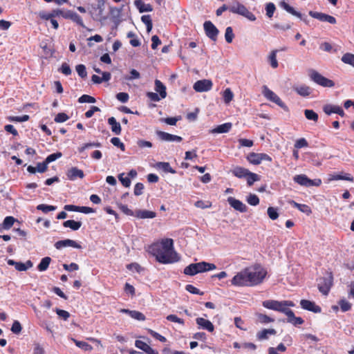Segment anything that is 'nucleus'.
I'll return each mask as SVG.
<instances>
[{"label": "nucleus", "instance_id": "6", "mask_svg": "<svg viewBox=\"0 0 354 354\" xmlns=\"http://www.w3.org/2000/svg\"><path fill=\"white\" fill-rule=\"evenodd\" d=\"M309 76L313 82L323 87L331 88L335 86L333 80L324 77L315 70L311 69L309 71Z\"/></svg>", "mask_w": 354, "mask_h": 354}, {"label": "nucleus", "instance_id": "38", "mask_svg": "<svg viewBox=\"0 0 354 354\" xmlns=\"http://www.w3.org/2000/svg\"><path fill=\"white\" fill-rule=\"evenodd\" d=\"M304 115H305V117L309 120H313L315 122H317L318 121V118H319L318 114L317 113H315L313 110L305 109Z\"/></svg>", "mask_w": 354, "mask_h": 354}, {"label": "nucleus", "instance_id": "51", "mask_svg": "<svg viewBox=\"0 0 354 354\" xmlns=\"http://www.w3.org/2000/svg\"><path fill=\"white\" fill-rule=\"evenodd\" d=\"M245 178H247V182L249 186L252 185L255 181L259 180V176L257 174L252 173L250 171L248 175Z\"/></svg>", "mask_w": 354, "mask_h": 354}, {"label": "nucleus", "instance_id": "53", "mask_svg": "<svg viewBox=\"0 0 354 354\" xmlns=\"http://www.w3.org/2000/svg\"><path fill=\"white\" fill-rule=\"evenodd\" d=\"M234 37V35L233 33L232 28L231 27H227L225 30V38L226 41L228 44H230L232 41Z\"/></svg>", "mask_w": 354, "mask_h": 354}, {"label": "nucleus", "instance_id": "17", "mask_svg": "<svg viewBox=\"0 0 354 354\" xmlns=\"http://www.w3.org/2000/svg\"><path fill=\"white\" fill-rule=\"evenodd\" d=\"M348 180L350 182L353 181V177L351 176V174L344 172H341L339 174H333L328 175V181H333V180Z\"/></svg>", "mask_w": 354, "mask_h": 354}, {"label": "nucleus", "instance_id": "46", "mask_svg": "<svg viewBox=\"0 0 354 354\" xmlns=\"http://www.w3.org/2000/svg\"><path fill=\"white\" fill-rule=\"evenodd\" d=\"M247 202L253 206H256L259 203V197L254 194H250L246 199Z\"/></svg>", "mask_w": 354, "mask_h": 354}, {"label": "nucleus", "instance_id": "41", "mask_svg": "<svg viewBox=\"0 0 354 354\" xmlns=\"http://www.w3.org/2000/svg\"><path fill=\"white\" fill-rule=\"evenodd\" d=\"M338 304H339L340 309L342 312L348 311L351 309V307H352V304L350 302H348L347 300H346L345 299H341L338 301Z\"/></svg>", "mask_w": 354, "mask_h": 354}, {"label": "nucleus", "instance_id": "29", "mask_svg": "<svg viewBox=\"0 0 354 354\" xmlns=\"http://www.w3.org/2000/svg\"><path fill=\"white\" fill-rule=\"evenodd\" d=\"M288 322L295 326L301 325L304 323V319L300 317H295L292 310L288 312Z\"/></svg>", "mask_w": 354, "mask_h": 354}, {"label": "nucleus", "instance_id": "16", "mask_svg": "<svg viewBox=\"0 0 354 354\" xmlns=\"http://www.w3.org/2000/svg\"><path fill=\"white\" fill-rule=\"evenodd\" d=\"M7 263L10 266H14L15 269L18 271H26L28 268L32 267V263L30 260L24 263L21 262H17L12 259H8Z\"/></svg>", "mask_w": 354, "mask_h": 354}, {"label": "nucleus", "instance_id": "3", "mask_svg": "<svg viewBox=\"0 0 354 354\" xmlns=\"http://www.w3.org/2000/svg\"><path fill=\"white\" fill-rule=\"evenodd\" d=\"M216 268L214 263L201 261L196 263H191L184 269V274L186 275L194 276L198 273L213 270Z\"/></svg>", "mask_w": 354, "mask_h": 354}, {"label": "nucleus", "instance_id": "58", "mask_svg": "<svg viewBox=\"0 0 354 354\" xmlns=\"http://www.w3.org/2000/svg\"><path fill=\"white\" fill-rule=\"evenodd\" d=\"M156 135L158 136V138L162 141H167L169 142L171 138V135L169 133H166L161 131H157Z\"/></svg>", "mask_w": 354, "mask_h": 354}, {"label": "nucleus", "instance_id": "63", "mask_svg": "<svg viewBox=\"0 0 354 354\" xmlns=\"http://www.w3.org/2000/svg\"><path fill=\"white\" fill-rule=\"evenodd\" d=\"M69 117L64 113H58L55 118V122L57 123L64 122L68 120Z\"/></svg>", "mask_w": 354, "mask_h": 354}, {"label": "nucleus", "instance_id": "55", "mask_svg": "<svg viewBox=\"0 0 354 354\" xmlns=\"http://www.w3.org/2000/svg\"><path fill=\"white\" fill-rule=\"evenodd\" d=\"M62 156V153L61 152H57L52 154H50L47 156V158L45 160V162L48 164L50 162H52L57 159L61 158Z\"/></svg>", "mask_w": 354, "mask_h": 354}, {"label": "nucleus", "instance_id": "39", "mask_svg": "<svg viewBox=\"0 0 354 354\" xmlns=\"http://www.w3.org/2000/svg\"><path fill=\"white\" fill-rule=\"evenodd\" d=\"M342 62L349 64L354 67V55L352 53H345L341 58Z\"/></svg>", "mask_w": 354, "mask_h": 354}, {"label": "nucleus", "instance_id": "4", "mask_svg": "<svg viewBox=\"0 0 354 354\" xmlns=\"http://www.w3.org/2000/svg\"><path fill=\"white\" fill-rule=\"evenodd\" d=\"M248 268L236 273L232 278L231 283L235 286H251L249 279Z\"/></svg>", "mask_w": 354, "mask_h": 354}, {"label": "nucleus", "instance_id": "12", "mask_svg": "<svg viewBox=\"0 0 354 354\" xmlns=\"http://www.w3.org/2000/svg\"><path fill=\"white\" fill-rule=\"evenodd\" d=\"M309 15L321 21H326L331 24H336V19L334 17L331 15H328L322 12H313L310 11Z\"/></svg>", "mask_w": 354, "mask_h": 354}, {"label": "nucleus", "instance_id": "13", "mask_svg": "<svg viewBox=\"0 0 354 354\" xmlns=\"http://www.w3.org/2000/svg\"><path fill=\"white\" fill-rule=\"evenodd\" d=\"M227 202L229 205L233 207L235 210L240 212L244 213L248 210V207L241 201L236 199L234 197L230 196L227 198Z\"/></svg>", "mask_w": 354, "mask_h": 354}, {"label": "nucleus", "instance_id": "14", "mask_svg": "<svg viewBox=\"0 0 354 354\" xmlns=\"http://www.w3.org/2000/svg\"><path fill=\"white\" fill-rule=\"evenodd\" d=\"M55 247L57 250H60L65 247H72L77 249L82 248V246L78 243L68 239L57 241L55 244Z\"/></svg>", "mask_w": 354, "mask_h": 354}, {"label": "nucleus", "instance_id": "24", "mask_svg": "<svg viewBox=\"0 0 354 354\" xmlns=\"http://www.w3.org/2000/svg\"><path fill=\"white\" fill-rule=\"evenodd\" d=\"M156 212L149 210L139 209L135 212V216H136L138 218H153L156 217Z\"/></svg>", "mask_w": 354, "mask_h": 354}, {"label": "nucleus", "instance_id": "9", "mask_svg": "<svg viewBox=\"0 0 354 354\" xmlns=\"http://www.w3.org/2000/svg\"><path fill=\"white\" fill-rule=\"evenodd\" d=\"M262 93L268 100H270L272 102H274L278 106L284 109H286V106L281 100L280 97L277 94H275L272 91L269 89L266 86H263Z\"/></svg>", "mask_w": 354, "mask_h": 354}, {"label": "nucleus", "instance_id": "15", "mask_svg": "<svg viewBox=\"0 0 354 354\" xmlns=\"http://www.w3.org/2000/svg\"><path fill=\"white\" fill-rule=\"evenodd\" d=\"M300 305L303 309L313 312L315 313H319L322 311V309L319 306L316 305L315 302L309 300L301 299L300 301Z\"/></svg>", "mask_w": 354, "mask_h": 354}, {"label": "nucleus", "instance_id": "62", "mask_svg": "<svg viewBox=\"0 0 354 354\" xmlns=\"http://www.w3.org/2000/svg\"><path fill=\"white\" fill-rule=\"evenodd\" d=\"M111 142L115 147L120 148L122 151H124V145L120 141L119 138L114 137L111 139Z\"/></svg>", "mask_w": 354, "mask_h": 354}, {"label": "nucleus", "instance_id": "59", "mask_svg": "<svg viewBox=\"0 0 354 354\" xmlns=\"http://www.w3.org/2000/svg\"><path fill=\"white\" fill-rule=\"evenodd\" d=\"M275 9V6L273 3H267L266 6V15L270 18L272 17Z\"/></svg>", "mask_w": 354, "mask_h": 354}, {"label": "nucleus", "instance_id": "30", "mask_svg": "<svg viewBox=\"0 0 354 354\" xmlns=\"http://www.w3.org/2000/svg\"><path fill=\"white\" fill-rule=\"evenodd\" d=\"M279 6L281 8L287 11L288 13L295 16L298 18L301 19V14L297 11H296L292 7H291L289 4H288L285 1H281L279 3Z\"/></svg>", "mask_w": 354, "mask_h": 354}, {"label": "nucleus", "instance_id": "33", "mask_svg": "<svg viewBox=\"0 0 354 354\" xmlns=\"http://www.w3.org/2000/svg\"><path fill=\"white\" fill-rule=\"evenodd\" d=\"M232 173L239 178H245L249 174V170L241 167H236L232 171Z\"/></svg>", "mask_w": 354, "mask_h": 354}, {"label": "nucleus", "instance_id": "35", "mask_svg": "<svg viewBox=\"0 0 354 354\" xmlns=\"http://www.w3.org/2000/svg\"><path fill=\"white\" fill-rule=\"evenodd\" d=\"M256 317L257 318V321L261 324H266L274 322L273 318L262 313H256Z\"/></svg>", "mask_w": 354, "mask_h": 354}, {"label": "nucleus", "instance_id": "7", "mask_svg": "<svg viewBox=\"0 0 354 354\" xmlns=\"http://www.w3.org/2000/svg\"><path fill=\"white\" fill-rule=\"evenodd\" d=\"M293 180L297 184L304 186L306 187H319L322 184V180L319 178H316L314 180H311L307 177L305 174H299L296 175L293 178Z\"/></svg>", "mask_w": 354, "mask_h": 354}, {"label": "nucleus", "instance_id": "5", "mask_svg": "<svg viewBox=\"0 0 354 354\" xmlns=\"http://www.w3.org/2000/svg\"><path fill=\"white\" fill-rule=\"evenodd\" d=\"M229 10L231 12L239 14L249 19L250 21H254L256 20V17L253 15L248 9L243 4L236 2L232 5Z\"/></svg>", "mask_w": 354, "mask_h": 354}, {"label": "nucleus", "instance_id": "54", "mask_svg": "<svg viewBox=\"0 0 354 354\" xmlns=\"http://www.w3.org/2000/svg\"><path fill=\"white\" fill-rule=\"evenodd\" d=\"M276 310L281 312L287 315L288 314V312L290 311L291 310L286 307L284 301H281L278 302Z\"/></svg>", "mask_w": 354, "mask_h": 354}, {"label": "nucleus", "instance_id": "37", "mask_svg": "<svg viewBox=\"0 0 354 354\" xmlns=\"http://www.w3.org/2000/svg\"><path fill=\"white\" fill-rule=\"evenodd\" d=\"M50 261L51 259L48 257L43 258L37 266L38 270L41 272L46 270L49 266Z\"/></svg>", "mask_w": 354, "mask_h": 354}, {"label": "nucleus", "instance_id": "11", "mask_svg": "<svg viewBox=\"0 0 354 354\" xmlns=\"http://www.w3.org/2000/svg\"><path fill=\"white\" fill-rule=\"evenodd\" d=\"M203 27L206 35L212 40L216 41L218 34V30L216 27L210 21H206L203 24Z\"/></svg>", "mask_w": 354, "mask_h": 354}, {"label": "nucleus", "instance_id": "36", "mask_svg": "<svg viewBox=\"0 0 354 354\" xmlns=\"http://www.w3.org/2000/svg\"><path fill=\"white\" fill-rule=\"evenodd\" d=\"M247 160L253 165H259L261 162L259 153L254 152L250 153L247 156Z\"/></svg>", "mask_w": 354, "mask_h": 354}, {"label": "nucleus", "instance_id": "10", "mask_svg": "<svg viewBox=\"0 0 354 354\" xmlns=\"http://www.w3.org/2000/svg\"><path fill=\"white\" fill-rule=\"evenodd\" d=\"M212 86L213 83L210 80L204 79L196 81L194 83L193 88L196 92L201 93L210 91Z\"/></svg>", "mask_w": 354, "mask_h": 354}, {"label": "nucleus", "instance_id": "21", "mask_svg": "<svg viewBox=\"0 0 354 354\" xmlns=\"http://www.w3.org/2000/svg\"><path fill=\"white\" fill-rule=\"evenodd\" d=\"M293 90L302 97L310 95L312 91L310 87L305 84L294 86Z\"/></svg>", "mask_w": 354, "mask_h": 354}, {"label": "nucleus", "instance_id": "57", "mask_svg": "<svg viewBox=\"0 0 354 354\" xmlns=\"http://www.w3.org/2000/svg\"><path fill=\"white\" fill-rule=\"evenodd\" d=\"M119 180L125 187H129L131 185V180L129 177H124V174L122 173L118 176Z\"/></svg>", "mask_w": 354, "mask_h": 354}, {"label": "nucleus", "instance_id": "61", "mask_svg": "<svg viewBox=\"0 0 354 354\" xmlns=\"http://www.w3.org/2000/svg\"><path fill=\"white\" fill-rule=\"evenodd\" d=\"M22 330V327L19 321H14L11 327V331L15 334H19Z\"/></svg>", "mask_w": 354, "mask_h": 354}, {"label": "nucleus", "instance_id": "56", "mask_svg": "<svg viewBox=\"0 0 354 354\" xmlns=\"http://www.w3.org/2000/svg\"><path fill=\"white\" fill-rule=\"evenodd\" d=\"M55 312L59 318L65 321H66L70 317V313L66 310L56 308Z\"/></svg>", "mask_w": 354, "mask_h": 354}, {"label": "nucleus", "instance_id": "50", "mask_svg": "<svg viewBox=\"0 0 354 354\" xmlns=\"http://www.w3.org/2000/svg\"><path fill=\"white\" fill-rule=\"evenodd\" d=\"M56 207L53 205H48L45 204H40L37 205V209L41 210L44 213H48L50 211H54L56 209Z\"/></svg>", "mask_w": 354, "mask_h": 354}, {"label": "nucleus", "instance_id": "52", "mask_svg": "<svg viewBox=\"0 0 354 354\" xmlns=\"http://www.w3.org/2000/svg\"><path fill=\"white\" fill-rule=\"evenodd\" d=\"M129 316L136 320H139V321L145 320V316L142 313L137 311V310H132V312H130Z\"/></svg>", "mask_w": 354, "mask_h": 354}, {"label": "nucleus", "instance_id": "2", "mask_svg": "<svg viewBox=\"0 0 354 354\" xmlns=\"http://www.w3.org/2000/svg\"><path fill=\"white\" fill-rule=\"evenodd\" d=\"M251 286L260 284L267 274L266 270L259 264L248 267Z\"/></svg>", "mask_w": 354, "mask_h": 354}, {"label": "nucleus", "instance_id": "1", "mask_svg": "<svg viewBox=\"0 0 354 354\" xmlns=\"http://www.w3.org/2000/svg\"><path fill=\"white\" fill-rule=\"evenodd\" d=\"M149 250L156 260L161 263H172L179 260L177 253L174 250V242L171 239H165L160 243L152 244Z\"/></svg>", "mask_w": 354, "mask_h": 354}, {"label": "nucleus", "instance_id": "31", "mask_svg": "<svg viewBox=\"0 0 354 354\" xmlns=\"http://www.w3.org/2000/svg\"><path fill=\"white\" fill-rule=\"evenodd\" d=\"M279 50H272L268 56V61L272 68H277L279 66L277 59V54Z\"/></svg>", "mask_w": 354, "mask_h": 354}, {"label": "nucleus", "instance_id": "28", "mask_svg": "<svg viewBox=\"0 0 354 354\" xmlns=\"http://www.w3.org/2000/svg\"><path fill=\"white\" fill-rule=\"evenodd\" d=\"M232 128V123L227 122L223 124L217 126L216 128L213 129L211 132L212 133H223L228 132Z\"/></svg>", "mask_w": 354, "mask_h": 354}, {"label": "nucleus", "instance_id": "18", "mask_svg": "<svg viewBox=\"0 0 354 354\" xmlns=\"http://www.w3.org/2000/svg\"><path fill=\"white\" fill-rule=\"evenodd\" d=\"M323 109L324 113L327 115H330L331 113H337L342 117L344 115L343 109L339 106L326 104L324 106Z\"/></svg>", "mask_w": 354, "mask_h": 354}, {"label": "nucleus", "instance_id": "26", "mask_svg": "<svg viewBox=\"0 0 354 354\" xmlns=\"http://www.w3.org/2000/svg\"><path fill=\"white\" fill-rule=\"evenodd\" d=\"M108 123L111 127V131L115 135H120L121 133V126L119 122H118L114 117H111L108 119Z\"/></svg>", "mask_w": 354, "mask_h": 354}, {"label": "nucleus", "instance_id": "22", "mask_svg": "<svg viewBox=\"0 0 354 354\" xmlns=\"http://www.w3.org/2000/svg\"><path fill=\"white\" fill-rule=\"evenodd\" d=\"M65 19H71V21L80 25L82 28H85L82 17L75 12L68 10V13L65 15Z\"/></svg>", "mask_w": 354, "mask_h": 354}, {"label": "nucleus", "instance_id": "43", "mask_svg": "<svg viewBox=\"0 0 354 354\" xmlns=\"http://www.w3.org/2000/svg\"><path fill=\"white\" fill-rule=\"evenodd\" d=\"M73 341L75 342L77 346H78L79 348H82L85 351H90L93 349L92 346L85 342L77 341L74 339H73Z\"/></svg>", "mask_w": 354, "mask_h": 354}, {"label": "nucleus", "instance_id": "20", "mask_svg": "<svg viewBox=\"0 0 354 354\" xmlns=\"http://www.w3.org/2000/svg\"><path fill=\"white\" fill-rule=\"evenodd\" d=\"M196 324L199 326L200 328L203 329H205L209 332H213L214 330V326L213 324L203 317H198L196 319Z\"/></svg>", "mask_w": 354, "mask_h": 354}, {"label": "nucleus", "instance_id": "19", "mask_svg": "<svg viewBox=\"0 0 354 354\" xmlns=\"http://www.w3.org/2000/svg\"><path fill=\"white\" fill-rule=\"evenodd\" d=\"M66 176L69 180H74L77 178H83L84 174L82 170L78 169L77 167H73L68 170Z\"/></svg>", "mask_w": 354, "mask_h": 354}, {"label": "nucleus", "instance_id": "23", "mask_svg": "<svg viewBox=\"0 0 354 354\" xmlns=\"http://www.w3.org/2000/svg\"><path fill=\"white\" fill-rule=\"evenodd\" d=\"M134 5L141 13L145 12H151L153 10L151 5L149 3H145L142 0H136L134 1Z\"/></svg>", "mask_w": 354, "mask_h": 354}, {"label": "nucleus", "instance_id": "48", "mask_svg": "<svg viewBox=\"0 0 354 354\" xmlns=\"http://www.w3.org/2000/svg\"><path fill=\"white\" fill-rule=\"evenodd\" d=\"M268 215L271 220H276L279 217V213L277 209L273 207H270L267 210Z\"/></svg>", "mask_w": 354, "mask_h": 354}, {"label": "nucleus", "instance_id": "25", "mask_svg": "<svg viewBox=\"0 0 354 354\" xmlns=\"http://www.w3.org/2000/svg\"><path fill=\"white\" fill-rule=\"evenodd\" d=\"M124 6L122 5L119 7H110L109 11L111 18L115 22H118L121 17L122 11L123 10Z\"/></svg>", "mask_w": 354, "mask_h": 354}, {"label": "nucleus", "instance_id": "34", "mask_svg": "<svg viewBox=\"0 0 354 354\" xmlns=\"http://www.w3.org/2000/svg\"><path fill=\"white\" fill-rule=\"evenodd\" d=\"M63 226L65 227H69L71 230L75 231L81 227L82 222L75 221L74 220H68L63 223Z\"/></svg>", "mask_w": 354, "mask_h": 354}, {"label": "nucleus", "instance_id": "32", "mask_svg": "<svg viewBox=\"0 0 354 354\" xmlns=\"http://www.w3.org/2000/svg\"><path fill=\"white\" fill-rule=\"evenodd\" d=\"M155 91L159 93L161 98L164 99L167 96L165 86L158 80H155Z\"/></svg>", "mask_w": 354, "mask_h": 354}, {"label": "nucleus", "instance_id": "44", "mask_svg": "<svg viewBox=\"0 0 354 354\" xmlns=\"http://www.w3.org/2000/svg\"><path fill=\"white\" fill-rule=\"evenodd\" d=\"M15 218L12 216H6L3 222V227L6 230L10 229L14 224Z\"/></svg>", "mask_w": 354, "mask_h": 354}, {"label": "nucleus", "instance_id": "49", "mask_svg": "<svg viewBox=\"0 0 354 354\" xmlns=\"http://www.w3.org/2000/svg\"><path fill=\"white\" fill-rule=\"evenodd\" d=\"M80 103H95L96 102L95 98L88 95H82L79 99Z\"/></svg>", "mask_w": 354, "mask_h": 354}, {"label": "nucleus", "instance_id": "42", "mask_svg": "<svg viewBox=\"0 0 354 354\" xmlns=\"http://www.w3.org/2000/svg\"><path fill=\"white\" fill-rule=\"evenodd\" d=\"M223 101L225 104H229L234 97V94L230 88H226L223 93Z\"/></svg>", "mask_w": 354, "mask_h": 354}, {"label": "nucleus", "instance_id": "27", "mask_svg": "<svg viewBox=\"0 0 354 354\" xmlns=\"http://www.w3.org/2000/svg\"><path fill=\"white\" fill-rule=\"evenodd\" d=\"M276 333V330L273 328L263 329L257 333V337L259 340H264L268 339L269 335H274Z\"/></svg>", "mask_w": 354, "mask_h": 354}, {"label": "nucleus", "instance_id": "45", "mask_svg": "<svg viewBox=\"0 0 354 354\" xmlns=\"http://www.w3.org/2000/svg\"><path fill=\"white\" fill-rule=\"evenodd\" d=\"M278 302L279 301L276 300H266L263 302V306L268 309L276 310Z\"/></svg>", "mask_w": 354, "mask_h": 354}, {"label": "nucleus", "instance_id": "64", "mask_svg": "<svg viewBox=\"0 0 354 354\" xmlns=\"http://www.w3.org/2000/svg\"><path fill=\"white\" fill-rule=\"evenodd\" d=\"M33 354H45L44 347L39 343L33 344Z\"/></svg>", "mask_w": 354, "mask_h": 354}, {"label": "nucleus", "instance_id": "8", "mask_svg": "<svg viewBox=\"0 0 354 354\" xmlns=\"http://www.w3.org/2000/svg\"><path fill=\"white\" fill-rule=\"evenodd\" d=\"M333 275L332 273H328L326 277H322L319 279L318 289L324 295H327L333 285Z\"/></svg>", "mask_w": 354, "mask_h": 354}, {"label": "nucleus", "instance_id": "47", "mask_svg": "<svg viewBox=\"0 0 354 354\" xmlns=\"http://www.w3.org/2000/svg\"><path fill=\"white\" fill-rule=\"evenodd\" d=\"M101 143L100 142H88L83 145L82 147L78 148L79 152L82 153L86 149L91 147H100Z\"/></svg>", "mask_w": 354, "mask_h": 354}, {"label": "nucleus", "instance_id": "40", "mask_svg": "<svg viewBox=\"0 0 354 354\" xmlns=\"http://www.w3.org/2000/svg\"><path fill=\"white\" fill-rule=\"evenodd\" d=\"M158 168L163 170L164 171L171 174H175L176 171L173 169L169 162H160L157 163Z\"/></svg>", "mask_w": 354, "mask_h": 354}, {"label": "nucleus", "instance_id": "60", "mask_svg": "<svg viewBox=\"0 0 354 354\" xmlns=\"http://www.w3.org/2000/svg\"><path fill=\"white\" fill-rule=\"evenodd\" d=\"M76 71L78 73V75L82 78H84L87 76L86 67L84 64L77 65L76 66Z\"/></svg>", "mask_w": 354, "mask_h": 354}]
</instances>
